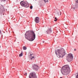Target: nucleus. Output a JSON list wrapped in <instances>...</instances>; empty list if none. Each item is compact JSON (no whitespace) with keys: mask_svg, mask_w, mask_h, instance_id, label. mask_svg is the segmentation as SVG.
<instances>
[{"mask_svg":"<svg viewBox=\"0 0 78 78\" xmlns=\"http://www.w3.org/2000/svg\"><path fill=\"white\" fill-rule=\"evenodd\" d=\"M55 53L58 58H62L66 54V51L64 48H61L55 50Z\"/></svg>","mask_w":78,"mask_h":78,"instance_id":"1","label":"nucleus"},{"mask_svg":"<svg viewBox=\"0 0 78 78\" xmlns=\"http://www.w3.org/2000/svg\"><path fill=\"white\" fill-rule=\"evenodd\" d=\"M70 70V68L69 66V65H66L63 67V69L62 70L61 73L63 75H68L69 73Z\"/></svg>","mask_w":78,"mask_h":78,"instance_id":"2","label":"nucleus"},{"mask_svg":"<svg viewBox=\"0 0 78 78\" xmlns=\"http://www.w3.org/2000/svg\"><path fill=\"white\" fill-rule=\"evenodd\" d=\"M36 38V34L32 30L30 31V41H33Z\"/></svg>","mask_w":78,"mask_h":78,"instance_id":"3","label":"nucleus"},{"mask_svg":"<svg viewBox=\"0 0 78 78\" xmlns=\"http://www.w3.org/2000/svg\"><path fill=\"white\" fill-rule=\"evenodd\" d=\"M28 1H22L20 2V3L21 6H23L24 7H25L26 6V8H28L29 7V3L27 4V3H28Z\"/></svg>","mask_w":78,"mask_h":78,"instance_id":"4","label":"nucleus"},{"mask_svg":"<svg viewBox=\"0 0 78 78\" xmlns=\"http://www.w3.org/2000/svg\"><path fill=\"white\" fill-rule=\"evenodd\" d=\"M66 59L68 62L72 61L73 59V55L71 54H68V56L66 57Z\"/></svg>","mask_w":78,"mask_h":78,"instance_id":"5","label":"nucleus"},{"mask_svg":"<svg viewBox=\"0 0 78 78\" xmlns=\"http://www.w3.org/2000/svg\"><path fill=\"white\" fill-rule=\"evenodd\" d=\"M25 35L26 39L30 41V31H27L26 33L25 34Z\"/></svg>","mask_w":78,"mask_h":78,"instance_id":"6","label":"nucleus"},{"mask_svg":"<svg viewBox=\"0 0 78 78\" xmlns=\"http://www.w3.org/2000/svg\"><path fill=\"white\" fill-rule=\"evenodd\" d=\"M30 78H37L35 73H31L30 74Z\"/></svg>","mask_w":78,"mask_h":78,"instance_id":"7","label":"nucleus"},{"mask_svg":"<svg viewBox=\"0 0 78 78\" xmlns=\"http://www.w3.org/2000/svg\"><path fill=\"white\" fill-rule=\"evenodd\" d=\"M30 58L31 60H33L34 59V57L33 55V53L32 52L30 53Z\"/></svg>","mask_w":78,"mask_h":78,"instance_id":"8","label":"nucleus"},{"mask_svg":"<svg viewBox=\"0 0 78 78\" xmlns=\"http://www.w3.org/2000/svg\"><path fill=\"white\" fill-rule=\"evenodd\" d=\"M35 21L36 23H38L39 22V18L38 17H37L35 19Z\"/></svg>","mask_w":78,"mask_h":78,"instance_id":"9","label":"nucleus"},{"mask_svg":"<svg viewBox=\"0 0 78 78\" xmlns=\"http://www.w3.org/2000/svg\"><path fill=\"white\" fill-rule=\"evenodd\" d=\"M46 33H47V34H50L51 32V28L48 29V31H46Z\"/></svg>","mask_w":78,"mask_h":78,"instance_id":"10","label":"nucleus"},{"mask_svg":"<svg viewBox=\"0 0 78 78\" xmlns=\"http://www.w3.org/2000/svg\"><path fill=\"white\" fill-rule=\"evenodd\" d=\"M76 8V6L75 5H72L71 7V10H75V8Z\"/></svg>","mask_w":78,"mask_h":78,"instance_id":"11","label":"nucleus"},{"mask_svg":"<svg viewBox=\"0 0 78 78\" xmlns=\"http://www.w3.org/2000/svg\"><path fill=\"white\" fill-rule=\"evenodd\" d=\"M34 68V69H38L39 68V66L36 65L34 64V65L33 66Z\"/></svg>","mask_w":78,"mask_h":78,"instance_id":"12","label":"nucleus"},{"mask_svg":"<svg viewBox=\"0 0 78 78\" xmlns=\"http://www.w3.org/2000/svg\"><path fill=\"white\" fill-rule=\"evenodd\" d=\"M23 50H27V47H26L25 46H23Z\"/></svg>","mask_w":78,"mask_h":78,"instance_id":"13","label":"nucleus"},{"mask_svg":"<svg viewBox=\"0 0 78 78\" xmlns=\"http://www.w3.org/2000/svg\"><path fill=\"white\" fill-rule=\"evenodd\" d=\"M23 56V53H21L19 55V56L20 57L21 56Z\"/></svg>","mask_w":78,"mask_h":78,"instance_id":"14","label":"nucleus"},{"mask_svg":"<svg viewBox=\"0 0 78 78\" xmlns=\"http://www.w3.org/2000/svg\"><path fill=\"white\" fill-rule=\"evenodd\" d=\"M24 75H26L27 76V73L26 72H25Z\"/></svg>","mask_w":78,"mask_h":78,"instance_id":"15","label":"nucleus"},{"mask_svg":"<svg viewBox=\"0 0 78 78\" xmlns=\"http://www.w3.org/2000/svg\"><path fill=\"white\" fill-rule=\"evenodd\" d=\"M44 1L45 2H48V0H44Z\"/></svg>","mask_w":78,"mask_h":78,"instance_id":"16","label":"nucleus"},{"mask_svg":"<svg viewBox=\"0 0 78 78\" xmlns=\"http://www.w3.org/2000/svg\"><path fill=\"white\" fill-rule=\"evenodd\" d=\"M30 9H33V6H31L30 7Z\"/></svg>","mask_w":78,"mask_h":78,"instance_id":"17","label":"nucleus"},{"mask_svg":"<svg viewBox=\"0 0 78 78\" xmlns=\"http://www.w3.org/2000/svg\"><path fill=\"white\" fill-rule=\"evenodd\" d=\"M58 15H61V12H59L58 13Z\"/></svg>","mask_w":78,"mask_h":78,"instance_id":"18","label":"nucleus"},{"mask_svg":"<svg viewBox=\"0 0 78 78\" xmlns=\"http://www.w3.org/2000/svg\"><path fill=\"white\" fill-rule=\"evenodd\" d=\"M57 20L58 19H56V20H54V21H55V22H56V21H57Z\"/></svg>","mask_w":78,"mask_h":78,"instance_id":"19","label":"nucleus"},{"mask_svg":"<svg viewBox=\"0 0 78 78\" xmlns=\"http://www.w3.org/2000/svg\"><path fill=\"white\" fill-rule=\"evenodd\" d=\"M76 6L77 8H78V4H76Z\"/></svg>","mask_w":78,"mask_h":78,"instance_id":"20","label":"nucleus"},{"mask_svg":"<svg viewBox=\"0 0 78 78\" xmlns=\"http://www.w3.org/2000/svg\"><path fill=\"white\" fill-rule=\"evenodd\" d=\"M2 1H3V2H5V1H6V0H2Z\"/></svg>","mask_w":78,"mask_h":78,"instance_id":"21","label":"nucleus"},{"mask_svg":"<svg viewBox=\"0 0 78 78\" xmlns=\"http://www.w3.org/2000/svg\"><path fill=\"white\" fill-rule=\"evenodd\" d=\"M76 78H78V74L76 76Z\"/></svg>","mask_w":78,"mask_h":78,"instance_id":"22","label":"nucleus"},{"mask_svg":"<svg viewBox=\"0 0 78 78\" xmlns=\"http://www.w3.org/2000/svg\"><path fill=\"white\" fill-rule=\"evenodd\" d=\"M76 3H78V0L76 1Z\"/></svg>","mask_w":78,"mask_h":78,"instance_id":"23","label":"nucleus"},{"mask_svg":"<svg viewBox=\"0 0 78 78\" xmlns=\"http://www.w3.org/2000/svg\"><path fill=\"white\" fill-rule=\"evenodd\" d=\"M56 19H57L56 17L55 18V20H56Z\"/></svg>","mask_w":78,"mask_h":78,"instance_id":"24","label":"nucleus"},{"mask_svg":"<svg viewBox=\"0 0 78 78\" xmlns=\"http://www.w3.org/2000/svg\"><path fill=\"white\" fill-rule=\"evenodd\" d=\"M42 42L43 43H44L45 42V41H43Z\"/></svg>","mask_w":78,"mask_h":78,"instance_id":"25","label":"nucleus"},{"mask_svg":"<svg viewBox=\"0 0 78 78\" xmlns=\"http://www.w3.org/2000/svg\"><path fill=\"white\" fill-rule=\"evenodd\" d=\"M76 50V49H74V51H75Z\"/></svg>","mask_w":78,"mask_h":78,"instance_id":"26","label":"nucleus"},{"mask_svg":"<svg viewBox=\"0 0 78 78\" xmlns=\"http://www.w3.org/2000/svg\"><path fill=\"white\" fill-rule=\"evenodd\" d=\"M4 11H5V9H4Z\"/></svg>","mask_w":78,"mask_h":78,"instance_id":"27","label":"nucleus"},{"mask_svg":"<svg viewBox=\"0 0 78 78\" xmlns=\"http://www.w3.org/2000/svg\"><path fill=\"white\" fill-rule=\"evenodd\" d=\"M1 12H0V13H1Z\"/></svg>","mask_w":78,"mask_h":78,"instance_id":"28","label":"nucleus"},{"mask_svg":"<svg viewBox=\"0 0 78 78\" xmlns=\"http://www.w3.org/2000/svg\"><path fill=\"white\" fill-rule=\"evenodd\" d=\"M29 78H30V76H29Z\"/></svg>","mask_w":78,"mask_h":78,"instance_id":"29","label":"nucleus"},{"mask_svg":"<svg viewBox=\"0 0 78 78\" xmlns=\"http://www.w3.org/2000/svg\"><path fill=\"white\" fill-rule=\"evenodd\" d=\"M0 47H1V46H0Z\"/></svg>","mask_w":78,"mask_h":78,"instance_id":"30","label":"nucleus"},{"mask_svg":"<svg viewBox=\"0 0 78 78\" xmlns=\"http://www.w3.org/2000/svg\"><path fill=\"white\" fill-rule=\"evenodd\" d=\"M2 12H3V11H2Z\"/></svg>","mask_w":78,"mask_h":78,"instance_id":"31","label":"nucleus"},{"mask_svg":"<svg viewBox=\"0 0 78 78\" xmlns=\"http://www.w3.org/2000/svg\"><path fill=\"white\" fill-rule=\"evenodd\" d=\"M28 2H29V0L28 1Z\"/></svg>","mask_w":78,"mask_h":78,"instance_id":"32","label":"nucleus"}]
</instances>
